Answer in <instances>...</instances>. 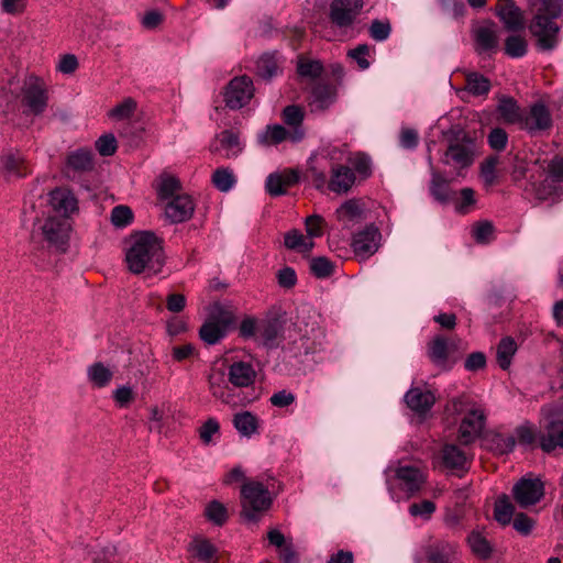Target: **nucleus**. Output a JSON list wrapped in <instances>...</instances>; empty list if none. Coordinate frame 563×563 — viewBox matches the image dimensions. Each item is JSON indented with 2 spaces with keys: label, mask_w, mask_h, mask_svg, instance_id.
Returning <instances> with one entry per match:
<instances>
[{
  "label": "nucleus",
  "mask_w": 563,
  "mask_h": 563,
  "mask_svg": "<svg viewBox=\"0 0 563 563\" xmlns=\"http://www.w3.org/2000/svg\"><path fill=\"white\" fill-rule=\"evenodd\" d=\"M125 262L135 275L159 273L165 264L163 241L151 231L132 235L125 250Z\"/></svg>",
  "instance_id": "nucleus-1"
},
{
  "label": "nucleus",
  "mask_w": 563,
  "mask_h": 563,
  "mask_svg": "<svg viewBox=\"0 0 563 563\" xmlns=\"http://www.w3.org/2000/svg\"><path fill=\"white\" fill-rule=\"evenodd\" d=\"M532 20L529 30L542 51L553 49L559 42L560 26L555 20L562 13L563 0H529Z\"/></svg>",
  "instance_id": "nucleus-2"
},
{
  "label": "nucleus",
  "mask_w": 563,
  "mask_h": 563,
  "mask_svg": "<svg viewBox=\"0 0 563 563\" xmlns=\"http://www.w3.org/2000/svg\"><path fill=\"white\" fill-rule=\"evenodd\" d=\"M445 136L448 148L442 158L443 164L454 163L460 168L470 167L475 158V139L460 125L452 126Z\"/></svg>",
  "instance_id": "nucleus-3"
},
{
  "label": "nucleus",
  "mask_w": 563,
  "mask_h": 563,
  "mask_svg": "<svg viewBox=\"0 0 563 563\" xmlns=\"http://www.w3.org/2000/svg\"><path fill=\"white\" fill-rule=\"evenodd\" d=\"M273 504L271 493L261 482L249 481L241 487V517L256 522Z\"/></svg>",
  "instance_id": "nucleus-4"
},
{
  "label": "nucleus",
  "mask_w": 563,
  "mask_h": 563,
  "mask_svg": "<svg viewBox=\"0 0 563 563\" xmlns=\"http://www.w3.org/2000/svg\"><path fill=\"white\" fill-rule=\"evenodd\" d=\"M234 317L220 302L209 307L208 316L199 329V338L208 345L219 343L227 334Z\"/></svg>",
  "instance_id": "nucleus-5"
},
{
  "label": "nucleus",
  "mask_w": 563,
  "mask_h": 563,
  "mask_svg": "<svg viewBox=\"0 0 563 563\" xmlns=\"http://www.w3.org/2000/svg\"><path fill=\"white\" fill-rule=\"evenodd\" d=\"M287 314L280 307H272L260 321L257 339L267 350H274L285 340Z\"/></svg>",
  "instance_id": "nucleus-6"
},
{
  "label": "nucleus",
  "mask_w": 563,
  "mask_h": 563,
  "mask_svg": "<svg viewBox=\"0 0 563 563\" xmlns=\"http://www.w3.org/2000/svg\"><path fill=\"white\" fill-rule=\"evenodd\" d=\"M47 247L58 253H65L69 245L71 224L66 217L49 216L40 227Z\"/></svg>",
  "instance_id": "nucleus-7"
},
{
  "label": "nucleus",
  "mask_w": 563,
  "mask_h": 563,
  "mask_svg": "<svg viewBox=\"0 0 563 563\" xmlns=\"http://www.w3.org/2000/svg\"><path fill=\"white\" fill-rule=\"evenodd\" d=\"M31 173L32 167L21 151L9 148L0 155V177L7 183L23 179Z\"/></svg>",
  "instance_id": "nucleus-8"
},
{
  "label": "nucleus",
  "mask_w": 563,
  "mask_h": 563,
  "mask_svg": "<svg viewBox=\"0 0 563 563\" xmlns=\"http://www.w3.org/2000/svg\"><path fill=\"white\" fill-rule=\"evenodd\" d=\"M539 441L540 448L547 453L563 449V411H552L544 418Z\"/></svg>",
  "instance_id": "nucleus-9"
},
{
  "label": "nucleus",
  "mask_w": 563,
  "mask_h": 563,
  "mask_svg": "<svg viewBox=\"0 0 563 563\" xmlns=\"http://www.w3.org/2000/svg\"><path fill=\"white\" fill-rule=\"evenodd\" d=\"M253 96V80L246 75L234 77L225 88L224 102L228 108L238 110L247 104Z\"/></svg>",
  "instance_id": "nucleus-10"
},
{
  "label": "nucleus",
  "mask_w": 563,
  "mask_h": 563,
  "mask_svg": "<svg viewBox=\"0 0 563 563\" xmlns=\"http://www.w3.org/2000/svg\"><path fill=\"white\" fill-rule=\"evenodd\" d=\"M22 103L29 108V112L34 115H41L48 101L45 84L35 76H30L22 88Z\"/></svg>",
  "instance_id": "nucleus-11"
},
{
  "label": "nucleus",
  "mask_w": 563,
  "mask_h": 563,
  "mask_svg": "<svg viewBox=\"0 0 563 563\" xmlns=\"http://www.w3.org/2000/svg\"><path fill=\"white\" fill-rule=\"evenodd\" d=\"M544 494V484L540 478L522 477L512 487V497L521 508L538 504Z\"/></svg>",
  "instance_id": "nucleus-12"
},
{
  "label": "nucleus",
  "mask_w": 563,
  "mask_h": 563,
  "mask_svg": "<svg viewBox=\"0 0 563 563\" xmlns=\"http://www.w3.org/2000/svg\"><path fill=\"white\" fill-rule=\"evenodd\" d=\"M362 8V0H332L329 19L333 25L346 29L353 25Z\"/></svg>",
  "instance_id": "nucleus-13"
},
{
  "label": "nucleus",
  "mask_w": 563,
  "mask_h": 563,
  "mask_svg": "<svg viewBox=\"0 0 563 563\" xmlns=\"http://www.w3.org/2000/svg\"><path fill=\"white\" fill-rule=\"evenodd\" d=\"M455 350V345L445 336L437 335L428 343L427 354L435 366L448 371L457 362L453 356Z\"/></svg>",
  "instance_id": "nucleus-14"
},
{
  "label": "nucleus",
  "mask_w": 563,
  "mask_h": 563,
  "mask_svg": "<svg viewBox=\"0 0 563 563\" xmlns=\"http://www.w3.org/2000/svg\"><path fill=\"white\" fill-rule=\"evenodd\" d=\"M380 233L374 225L369 224L353 236L352 247L360 260H366L377 252L379 247Z\"/></svg>",
  "instance_id": "nucleus-15"
},
{
  "label": "nucleus",
  "mask_w": 563,
  "mask_h": 563,
  "mask_svg": "<svg viewBox=\"0 0 563 563\" xmlns=\"http://www.w3.org/2000/svg\"><path fill=\"white\" fill-rule=\"evenodd\" d=\"M496 14L507 31L517 32L523 27V14L514 0H499Z\"/></svg>",
  "instance_id": "nucleus-16"
},
{
  "label": "nucleus",
  "mask_w": 563,
  "mask_h": 563,
  "mask_svg": "<svg viewBox=\"0 0 563 563\" xmlns=\"http://www.w3.org/2000/svg\"><path fill=\"white\" fill-rule=\"evenodd\" d=\"M194 210L195 205L188 195H176L165 206V214L173 223H181L189 220Z\"/></svg>",
  "instance_id": "nucleus-17"
},
{
  "label": "nucleus",
  "mask_w": 563,
  "mask_h": 563,
  "mask_svg": "<svg viewBox=\"0 0 563 563\" xmlns=\"http://www.w3.org/2000/svg\"><path fill=\"white\" fill-rule=\"evenodd\" d=\"M485 416L482 411L471 410L462 420L459 429V439L462 444L472 443L482 432Z\"/></svg>",
  "instance_id": "nucleus-18"
},
{
  "label": "nucleus",
  "mask_w": 563,
  "mask_h": 563,
  "mask_svg": "<svg viewBox=\"0 0 563 563\" xmlns=\"http://www.w3.org/2000/svg\"><path fill=\"white\" fill-rule=\"evenodd\" d=\"M93 167L92 152L88 148H78L67 154L64 173L70 177V173L80 175L91 172Z\"/></svg>",
  "instance_id": "nucleus-19"
},
{
  "label": "nucleus",
  "mask_w": 563,
  "mask_h": 563,
  "mask_svg": "<svg viewBox=\"0 0 563 563\" xmlns=\"http://www.w3.org/2000/svg\"><path fill=\"white\" fill-rule=\"evenodd\" d=\"M450 180L438 169L431 167L429 191L431 197L441 205L453 202L455 191L450 186Z\"/></svg>",
  "instance_id": "nucleus-20"
},
{
  "label": "nucleus",
  "mask_w": 563,
  "mask_h": 563,
  "mask_svg": "<svg viewBox=\"0 0 563 563\" xmlns=\"http://www.w3.org/2000/svg\"><path fill=\"white\" fill-rule=\"evenodd\" d=\"M299 180V174L294 169H287L282 173L269 174L265 188L267 192L273 196H282L286 194L288 187L297 184Z\"/></svg>",
  "instance_id": "nucleus-21"
},
{
  "label": "nucleus",
  "mask_w": 563,
  "mask_h": 563,
  "mask_svg": "<svg viewBox=\"0 0 563 563\" xmlns=\"http://www.w3.org/2000/svg\"><path fill=\"white\" fill-rule=\"evenodd\" d=\"M256 372L251 363L239 361L229 366L228 380L234 387L244 388L254 384Z\"/></svg>",
  "instance_id": "nucleus-22"
},
{
  "label": "nucleus",
  "mask_w": 563,
  "mask_h": 563,
  "mask_svg": "<svg viewBox=\"0 0 563 563\" xmlns=\"http://www.w3.org/2000/svg\"><path fill=\"white\" fill-rule=\"evenodd\" d=\"M49 203L54 211L58 212L57 217H66L77 210V199L75 195L67 188H56L49 192Z\"/></svg>",
  "instance_id": "nucleus-23"
},
{
  "label": "nucleus",
  "mask_w": 563,
  "mask_h": 563,
  "mask_svg": "<svg viewBox=\"0 0 563 563\" xmlns=\"http://www.w3.org/2000/svg\"><path fill=\"white\" fill-rule=\"evenodd\" d=\"M355 183L353 169L345 165H334L331 169V178L328 188L336 194H346Z\"/></svg>",
  "instance_id": "nucleus-24"
},
{
  "label": "nucleus",
  "mask_w": 563,
  "mask_h": 563,
  "mask_svg": "<svg viewBox=\"0 0 563 563\" xmlns=\"http://www.w3.org/2000/svg\"><path fill=\"white\" fill-rule=\"evenodd\" d=\"M335 214L345 228H350L364 219V203L360 199H349L336 209Z\"/></svg>",
  "instance_id": "nucleus-25"
},
{
  "label": "nucleus",
  "mask_w": 563,
  "mask_h": 563,
  "mask_svg": "<svg viewBox=\"0 0 563 563\" xmlns=\"http://www.w3.org/2000/svg\"><path fill=\"white\" fill-rule=\"evenodd\" d=\"M454 545L444 540H435L424 548V563H451Z\"/></svg>",
  "instance_id": "nucleus-26"
},
{
  "label": "nucleus",
  "mask_w": 563,
  "mask_h": 563,
  "mask_svg": "<svg viewBox=\"0 0 563 563\" xmlns=\"http://www.w3.org/2000/svg\"><path fill=\"white\" fill-rule=\"evenodd\" d=\"M405 400L410 409L419 413H424L434 405L435 397L430 390L411 388L407 391Z\"/></svg>",
  "instance_id": "nucleus-27"
},
{
  "label": "nucleus",
  "mask_w": 563,
  "mask_h": 563,
  "mask_svg": "<svg viewBox=\"0 0 563 563\" xmlns=\"http://www.w3.org/2000/svg\"><path fill=\"white\" fill-rule=\"evenodd\" d=\"M208 386L211 395L223 404H231L233 395L224 382V372L222 369L211 371L208 375Z\"/></svg>",
  "instance_id": "nucleus-28"
},
{
  "label": "nucleus",
  "mask_w": 563,
  "mask_h": 563,
  "mask_svg": "<svg viewBox=\"0 0 563 563\" xmlns=\"http://www.w3.org/2000/svg\"><path fill=\"white\" fill-rule=\"evenodd\" d=\"M303 115L305 114H303L302 109L299 106H296V104L287 106L283 110V120H284V122L287 125L294 128V130L289 134V139L292 142H298V141L302 140V137L305 135V132L301 129V123L303 121Z\"/></svg>",
  "instance_id": "nucleus-29"
},
{
  "label": "nucleus",
  "mask_w": 563,
  "mask_h": 563,
  "mask_svg": "<svg viewBox=\"0 0 563 563\" xmlns=\"http://www.w3.org/2000/svg\"><path fill=\"white\" fill-rule=\"evenodd\" d=\"M187 551L191 553L197 560L210 563L216 556L218 549L207 538L196 536L187 547Z\"/></svg>",
  "instance_id": "nucleus-30"
},
{
  "label": "nucleus",
  "mask_w": 563,
  "mask_h": 563,
  "mask_svg": "<svg viewBox=\"0 0 563 563\" xmlns=\"http://www.w3.org/2000/svg\"><path fill=\"white\" fill-rule=\"evenodd\" d=\"M552 125L550 111L543 103H536L531 107L530 115L526 120L529 130H548Z\"/></svg>",
  "instance_id": "nucleus-31"
},
{
  "label": "nucleus",
  "mask_w": 563,
  "mask_h": 563,
  "mask_svg": "<svg viewBox=\"0 0 563 563\" xmlns=\"http://www.w3.org/2000/svg\"><path fill=\"white\" fill-rule=\"evenodd\" d=\"M334 90L329 85L318 84L312 88L309 106L312 111L325 110L334 100Z\"/></svg>",
  "instance_id": "nucleus-32"
},
{
  "label": "nucleus",
  "mask_w": 563,
  "mask_h": 563,
  "mask_svg": "<svg viewBox=\"0 0 563 563\" xmlns=\"http://www.w3.org/2000/svg\"><path fill=\"white\" fill-rule=\"evenodd\" d=\"M396 477L404 484V488L411 494L418 492L424 483L422 473L412 466L398 467Z\"/></svg>",
  "instance_id": "nucleus-33"
},
{
  "label": "nucleus",
  "mask_w": 563,
  "mask_h": 563,
  "mask_svg": "<svg viewBox=\"0 0 563 563\" xmlns=\"http://www.w3.org/2000/svg\"><path fill=\"white\" fill-rule=\"evenodd\" d=\"M475 42L478 51L488 52L498 47V35L494 23L486 26H479L474 32Z\"/></svg>",
  "instance_id": "nucleus-34"
},
{
  "label": "nucleus",
  "mask_w": 563,
  "mask_h": 563,
  "mask_svg": "<svg viewBox=\"0 0 563 563\" xmlns=\"http://www.w3.org/2000/svg\"><path fill=\"white\" fill-rule=\"evenodd\" d=\"M517 349V343L511 336H505L499 341L496 349V361L501 369L509 368Z\"/></svg>",
  "instance_id": "nucleus-35"
},
{
  "label": "nucleus",
  "mask_w": 563,
  "mask_h": 563,
  "mask_svg": "<svg viewBox=\"0 0 563 563\" xmlns=\"http://www.w3.org/2000/svg\"><path fill=\"white\" fill-rule=\"evenodd\" d=\"M467 543L472 553L481 560H488L493 554V545L479 531H472L467 537Z\"/></svg>",
  "instance_id": "nucleus-36"
},
{
  "label": "nucleus",
  "mask_w": 563,
  "mask_h": 563,
  "mask_svg": "<svg viewBox=\"0 0 563 563\" xmlns=\"http://www.w3.org/2000/svg\"><path fill=\"white\" fill-rule=\"evenodd\" d=\"M485 445L497 454H507L511 452L516 444L512 435L504 437L500 433H492L485 437Z\"/></svg>",
  "instance_id": "nucleus-37"
},
{
  "label": "nucleus",
  "mask_w": 563,
  "mask_h": 563,
  "mask_svg": "<svg viewBox=\"0 0 563 563\" xmlns=\"http://www.w3.org/2000/svg\"><path fill=\"white\" fill-rule=\"evenodd\" d=\"M233 424L243 437L247 438L255 434L258 429V420L256 416L250 411L235 413L233 417Z\"/></svg>",
  "instance_id": "nucleus-38"
},
{
  "label": "nucleus",
  "mask_w": 563,
  "mask_h": 563,
  "mask_svg": "<svg viewBox=\"0 0 563 563\" xmlns=\"http://www.w3.org/2000/svg\"><path fill=\"white\" fill-rule=\"evenodd\" d=\"M497 111L507 123H517L521 120L520 108L517 101L511 97L501 96Z\"/></svg>",
  "instance_id": "nucleus-39"
},
{
  "label": "nucleus",
  "mask_w": 563,
  "mask_h": 563,
  "mask_svg": "<svg viewBox=\"0 0 563 563\" xmlns=\"http://www.w3.org/2000/svg\"><path fill=\"white\" fill-rule=\"evenodd\" d=\"M278 70V62L274 54L265 53L256 62L255 74L264 80H271Z\"/></svg>",
  "instance_id": "nucleus-40"
},
{
  "label": "nucleus",
  "mask_w": 563,
  "mask_h": 563,
  "mask_svg": "<svg viewBox=\"0 0 563 563\" xmlns=\"http://www.w3.org/2000/svg\"><path fill=\"white\" fill-rule=\"evenodd\" d=\"M467 90L473 96H486L492 87L490 80L479 73H468L465 77Z\"/></svg>",
  "instance_id": "nucleus-41"
},
{
  "label": "nucleus",
  "mask_w": 563,
  "mask_h": 563,
  "mask_svg": "<svg viewBox=\"0 0 563 563\" xmlns=\"http://www.w3.org/2000/svg\"><path fill=\"white\" fill-rule=\"evenodd\" d=\"M203 515L208 521L218 527H222L229 519L227 507L216 499L206 505Z\"/></svg>",
  "instance_id": "nucleus-42"
},
{
  "label": "nucleus",
  "mask_w": 563,
  "mask_h": 563,
  "mask_svg": "<svg viewBox=\"0 0 563 563\" xmlns=\"http://www.w3.org/2000/svg\"><path fill=\"white\" fill-rule=\"evenodd\" d=\"M87 375L89 380L98 388L107 386L113 377L112 371L101 362H96L89 366Z\"/></svg>",
  "instance_id": "nucleus-43"
},
{
  "label": "nucleus",
  "mask_w": 563,
  "mask_h": 563,
  "mask_svg": "<svg viewBox=\"0 0 563 563\" xmlns=\"http://www.w3.org/2000/svg\"><path fill=\"white\" fill-rule=\"evenodd\" d=\"M515 506L510 503L507 495H501L495 503L494 518L503 526H507L511 522L512 516H515Z\"/></svg>",
  "instance_id": "nucleus-44"
},
{
  "label": "nucleus",
  "mask_w": 563,
  "mask_h": 563,
  "mask_svg": "<svg viewBox=\"0 0 563 563\" xmlns=\"http://www.w3.org/2000/svg\"><path fill=\"white\" fill-rule=\"evenodd\" d=\"M444 464L450 468H463L466 463V456L462 450L454 444H446L442 450Z\"/></svg>",
  "instance_id": "nucleus-45"
},
{
  "label": "nucleus",
  "mask_w": 563,
  "mask_h": 563,
  "mask_svg": "<svg viewBox=\"0 0 563 563\" xmlns=\"http://www.w3.org/2000/svg\"><path fill=\"white\" fill-rule=\"evenodd\" d=\"M310 272L317 278H328L334 272V264L325 256H317L310 260Z\"/></svg>",
  "instance_id": "nucleus-46"
},
{
  "label": "nucleus",
  "mask_w": 563,
  "mask_h": 563,
  "mask_svg": "<svg viewBox=\"0 0 563 563\" xmlns=\"http://www.w3.org/2000/svg\"><path fill=\"white\" fill-rule=\"evenodd\" d=\"M290 133L280 124L268 125L265 133L261 136V142L267 145L279 144L289 139Z\"/></svg>",
  "instance_id": "nucleus-47"
},
{
  "label": "nucleus",
  "mask_w": 563,
  "mask_h": 563,
  "mask_svg": "<svg viewBox=\"0 0 563 563\" xmlns=\"http://www.w3.org/2000/svg\"><path fill=\"white\" fill-rule=\"evenodd\" d=\"M505 53L512 57H522L527 53V41L520 35H510L505 41Z\"/></svg>",
  "instance_id": "nucleus-48"
},
{
  "label": "nucleus",
  "mask_w": 563,
  "mask_h": 563,
  "mask_svg": "<svg viewBox=\"0 0 563 563\" xmlns=\"http://www.w3.org/2000/svg\"><path fill=\"white\" fill-rule=\"evenodd\" d=\"M136 101L133 98H125L108 112L109 118L114 120H125L132 117L136 110Z\"/></svg>",
  "instance_id": "nucleus-49"
},
{
  "label": "nucleus",
  "mask_w": 563,
  "mask_h": 563,
  "mask_svg": "<svg viewBox=\"0 0 563 563\" xmlns=\"http://www.w3.org/2000/svg\"><path fill=\"white\" fill-rule=\"evenodd\" d=\"M454 208L459 213L465 214L470 211V208L473 207L476 203L475 199V191L470 188L465 187L460 190V197L456 198L454 196Z\"/></svg>",
  "instance_id": "nucleus-50"
},
{
  "label": "nucleus",
  "mask_w": 563,
  "mask_h": 563,
  "mask_svg": "<svg viewBox=\"0 0 563 563\" xmlns=\"http://www.w3.org/2000/svg\"><path fill=\"white\" fill-rule=\"evenodd\" d=\"M391 32V24L389 20H378L375 19L372 21L368 33L369 36L377 42H382L388 38Z\"/></svg>",
  "instance_id": "nucleus-51"
},
{
  "label": "nucleus",
  "mask_w": 563,
  "mask_h": 563,
  "mask_svg": "<svg viewBox=\"0 0 563 563\" xmlns=\"http://www.w3.org/2000/svg\"><path fill=\"white\" fill-rule=\"evenodd\" d=\"M110 220L115 228H124L132 222L133 212L130 207L120 205L112 209Z\"/></svg>",
  "instance_id": "nucleus-52"
},
{
  "label": "nucleus",
  "mask_w": 563,
  "mask_h": 563,
  "mask_svg": "<svg viewBox=\"0 0 563 563\" xmlns=\"http://www.w3.org/2000/svg\"><path fill=\"white\" fill-rule=\"evenodd\" d=\"M212 184L220 191H228L234 184V176L228 168H218L212 175Z\"/></svg>",
  "instance_id": "nucleus-53"
},
{
  "label": "nucleus",
  "mask_w": 563,
  "mask_h": 563,
  "mask_svg": "<svg viewBox=\"0 0 563 563\" xmlns=\"http://www.w3.org/2000/svg\"><path fill=\"white\" fill-rule=\"evenodd\" d=\"M180 189V181L176 177L165 176L162 178L158 195L162 199H173Z\"/></svg>",
  "instance_id": "nucleus-54"
},
{
  "label": "nucleus",
  "mask_w": 563,
  "mask_h": 563,
  "mask_svg": "<svg viewBox=\"0 0 563 563\" xmlns=\"http://www.w3.org/2000/svg\"><path fill=\"white\" fill-rule=\"evenodd\" d=\"M95 146L101 156H112L117 152L118 142L112 133H107L96 141Z\"/></svg>",
  "instance_id": "nucleus-55"
},
{
  "label": "nucleus",
  "mask_w": 563,
  "mask_h": 563,
  "mask_svg": "<svg viewBox=\"0 0 563 563\" xmlns=\"http://www.w3.org/2000/svg\"><path fill=\"white\" fill-rule=\"evenodd\" d=\"M371 47L367 44H360L355 48L347 52V57L355 60L358 68L365 70L369 67L371 63L367 59Z\"/></svg>",
  "instance_id": "nucleus-56"
},
{
  "label": "nucleus",
  "mask_w": 563,
  "mask_h": 563,
  "mask_svg": "<svg viewBox=\"0 0 563 563\" xmlns=\"http://www.w3.org/2000/svg\"><path fill=\"white\" fill-rule=\"evenodd\" d=\"M536 520L530 518L525 512L516 514L512 520L514 529L522 536H529L532 532Z\"/></svg>",
  "instance_id": "nucleus-57"
},
{
  "label": "nucleus",
  "mask_w": 563,
  "mask_h": 563,
  "mask_svg": "<svg viewBox=\"0 0 563 563\" xmlns=\"http://www.w3.org/2000/svg\"><path fill=\"white\" fill-rule=\"evenodd\" d=\"M494 233V225L489 221H479L474 224L473 235L476 242L485 244L488 243Z\"/></svg>",
  "instance_id": "nucleus-58"
},
{
  "label": "nucleus",
  "mask_w": 563,
  "mask_h": 563,
  "mask_svg": "<svg viewBox=\"0 0 563 563\" xmlns=\"http://www.w3.org/2000/svg\"><path fill=\"white\" fill-rule=\"evenodd\" d=\"M323 70V66L319 60L300 62L297 71L302 77L318 78Z\"/></svg>",
  "instance_id": "nucleus-59"
},
{
  "label": "nucleus",
  "mask_w": 563,
  "mask_h": 563,
  "mask_svg": "<svg viewBox=\"0 0 563 563\" xmlns=\"http://www.w3.org/2000/svg\"><path fill=\"white\" fill-rule=\"evenodd\" d=\"M219 142L222 147L228 151H232V155L235 156L240 152V141L238 134L230 130H224L219 134Z\"/></svg>",
  "instance_id": "nucleus-60"
},
{
  "label": "nucleus",
  "mask_w": 563,
  "mask_h": 563,
  "mask_svg": "<svg viewBox=\"0 0 563 563\" xmlns=\"http://www.w3.org/2000/svg\"><path fill=\"white\" fill-rule=\"evenodd\" d=\"M435 511V504L431 500H422L420 503H413L409 506L410 515L415 517H422L429 519Z\"/></svg>",
  "instance_id": "nucleus-61"
},
{
  "label": "nucleus",
  "mask_w": 563,
  "mask_h": 563,
  "mask_svg": "<svg viewBox=\"0 0 563 563\" xmlns=\"http://www.w3.org/2000/svg\"><path fill=\"white\" fill-rule=\"evenodd\" d=\"M497 164V156H488L481 165V175L488 186L493 185L496 180L495 168Z\"/></svg>",
  "instance_id": "nucleus-62"
},
{
  "label": "nucleus",
  "mask_w": 563,
  "mask_h": 563,
  "mask_svg": "<svg viewBox=\"0 0 563 563\" xmlns=\"http://www.w3.org/2000/svg\"><path fill=\"white\" fill-rule=\"evenodd\" d=\"M239 333L243 339L255 338L256 333L260 334V322L254 317L244 318L240 323Z\"/></svg>",
  "instance_id": "nucleus-63"
},
{
  "label": "nucleus",
  "mask_w": 563,
  "mask_h": 563,
  "mask_svg": "<svg viewBox=\"0 0 563 563\" xmlns=\"http://www.w3.org/2000/svg\"><path fill=\"white\" fill-rule=\"evenodd\" d=\"M508 141V135L505 130L500 128L493 129L488 134V144L495 151L505 150Z\"/></svg>",
  "instance_id": "nucleus-64"
}]
</instances>
